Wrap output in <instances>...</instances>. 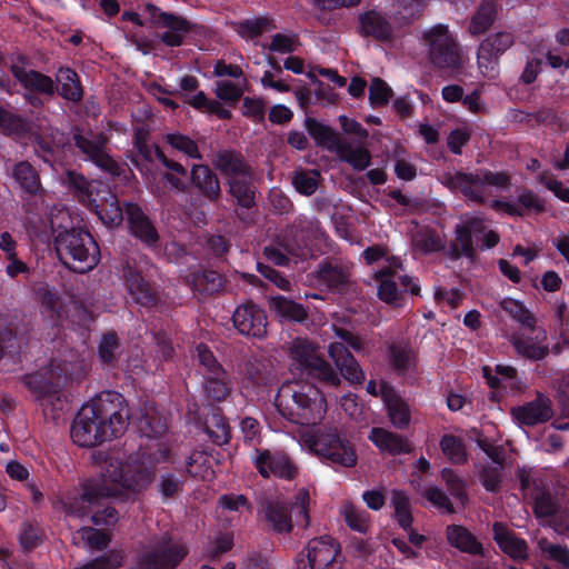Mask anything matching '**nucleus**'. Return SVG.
Listing matches in <instances>:
<instances>
[{
    "label": "nucleus",
    "mask_w": 569,
    "mask_h": 569,
    "mask_svg": "<svg viewBox=\"0 0 569 569\" xmlns=\"http://www.w3.org/2000/svg\"><path fill=\"white\" fill-rule=\"evenodd\" d=\"M184 556L186 549L164 536L143 551L137 569H173Z\"/></svg>",
    "instance_id": "obj_13"
},
{
    "label": "nucleus",
    "mask_w": 569,
    "mask_h": 569,
    "mask_svg": "<svg viewBox=\"0 0 569 569\" xmlns=\"http://www.w3.org/2000/svg\"><path fill=\"white\" fill-rule=\"evenodd\" d=\"M123 556L121 552L112 551L106 557L97 558L84 565L77 566L74 569H111L122 563Z\"/></svg>",
    "instance_id": "obj_61"
},
{
    "label": "nucleus",
    "mask_w": 569,
    "mask_h": 569,
    "mask_svg": "<svg viewBox=\"0 0 569 569\" xmlns=\"http://www.w3.org/2000/svg\"><path fill=\"white\" fill-rule=\"evenodd\" d=\"M499 306L522 327L532 328L536 325V318L521 301L512 298H503L500 300Z\"/></svg>",
    "instance_id": "obj_39"
},
{
    "label": "nucleus",
    "mask_w": 569,
    "mask_h": 569,
    "mask_svg": "<svg viewBox=\"0 0 569 569\" xmlns=\"http://www.w3.org/2000/svg\"><path fill=\"white\" fill-rule=\"evenodd\" d=\"M360 32L376 39H388L391 36V26L386 18L377 11H369L359 17Z\"/></svg>",
    "instance_id": "obj_29"
},
{
    "label": "nucleus",
    "mask_w": 569,
    "mask_h": 569,
    "mask_svg": "<svg viewBox=\"0 0 569 569\" xmlns=\"http://www.w3.org/2000/svg\"><path fill=\"white\" fill-rule=\"evenodd\" d=\"M167 142L177 151L183 153L191 159H200L201 154L197 144L189 137L180 133H168L166 136Z\"/></svg>",
    "instance_id": "obj_50"
},
{
    "label": "nucleus",
    "mask_w": 569,
    "mask_h": 569,
    "mask_svg": "<svg viewBox=\"0 0 569 569\" xmlns=\"http://www.w3.org/2000/svg\"><path fill=\"white\" fill-rule=\"evenodd\" d=\"M69 180L77 190L79 199L92 207L100 220L107 227H117L123 220L122 209L114 194L98 181H87L80 174L69 173Z\"/></svg>",
    "instance_id": "obj_6"
},
{
    "label": "nucleus",
    "mask_w": 569,
    "mask_h": 569,
    "mask_svg": "<svg viewBox=\"0 0 569 569\" xmlns=\"http://www.w3.org/2000/svg\"><path fill=\"white\" fill-rule=\"evenodd\" d=\"M233 325L241 335L262 338L267 333V317L256 305H242L232 316Z\"/></svg>",
    "instance_id": "obj_16"
},
{
    "label": "nucleus",
    "mask_w": 569,
    "mask_h": 569,
    "mask_svg": "<svg viewBox=\"0 0 569 569\" xmlns=\"http://www.w3.org/2000/svg\"><path fill=\"white\" fill-rule=\"evenodd\" d=\"M76 542H84L91 548L101 549L109 542V537L94 528H82L74 536Z\"/></svg>",
    "instance_id": "obj_55"
},
{
    "label": "nucleus",
    "mask_w": 569,
    "mask_h": 569,
    "mask_svg": "<svg viewBox=\"0 0 569 569\" xmlns=\"http://www.w3.org/2000/svg\"><path fill=\"white\" fill-rule=\"evenodd\" d=\"M513 419L520 426H536L551 419L553 411L548 398L539 397L536 400L511 410Z\"/></svg>",
    "instance_id": "obj_20"
},
{
    "label": "nucleus",
    "mask_w": 569,
    "mask_h": 569,
    "mask_svg": "<svg viewBox=\"0 0 569 569\" xmlns=\"http://www.w3.org/2000/svg\"><path fill=\"white\" fill-rule=\"evenodd\" d=\"M269 306L281 320L300 322L307 318V312L301 305L284 297H272L269 300Z\"/></svg>",
    "instance_id": "obj_33"
},
{
    "label": "nucleus",
    "mask_w": 569,
    "mask_h": 569,
    "mask_svg": "<svg viewBox=\"0 0 569 569\" xmlns=\"http://www.w3.org/2000/svg\"><path fill=\"white\" fill-rule=\"evenodd\" d=\"M217 168L228 177L230 193L242 207H250L253 202L251 189V174L242 160L230 153H220L216 159Z\"/></svg>",
    "instance_id": "obj_10"
},
{
    "label": "nucleus",
    "mask_w": 569,
    "mask_h": 569,
    "mask_svg": "<svg viewBox=\"0 0 569 569\" xmlns=\"http://www.w3.org/2000/svg\"><path fill=\"white\" fill-rule=\"evenodd\" d=\"M318 178L319 172L316 170L312 171H296L292 178V183L296 190L305 196H310L315 193L318 188Z\"/></svg>",
    "instance_id": "obj_49"
},
{
    "label": "nucleus",
    "mask_w": 569,
    "mask_h": 569,
    "mask_svg": "<svg viewBox=\"0 0 569 569\" xmlns=\"http://www.w3.org/2000/svg\"><path fill=\"white\" fill-rule=\"evenodd\" d=\"M26 382L37 398L42 400L50 398L57 392V388L39 373L28 376Z\"/></svg>",
    "instance_id": "obj_57"
},
{
    "label": "nucleus",
    "mask_w": 569,
    "mask_h": 569,
    "mask_svg": "<svg viewBox=\"0 0 569 569\" xmlns=\"http://www.w3.org/2000/svg\"><path fill=\"white\" fill-rule=\"evenodd\" d=\"M375 276L380 282L378 297L387 303H398L402 291L412 295L419 292V287L412 283L411 278L401 273V262L398 258L388 259V266L376 271Z\"/></svg>",
    "instance_id": "obj_11"
},
{
    "label": "nucleus",
    "mask_w": 569,
    "mask_h": 569,
    "mask_svg": "<svg viewBox=\"0 0 569 569\" xmlns=\"http://www.w3.org/2000/svg\"><path fill=\"white\" fill-rule=\"evenodd\" d=\"M515 42L513 36L509 31H499L488 36L481 44L485 50H489L497 56L505 53Z\"/></svg>",
    "instance_id": "obj_47"
},
{
    "label": "nucleus",
    "mask_w": 569,
    "mask_h": 569,
    "mask_svg": "<svg viewBox=\"0 0 569 569\" xmlns=\"http://www.w3.org/2000/svg\"><path fill=\"white\" fill-rule=\"evenodd\" d=\"M158 159L161 163L173 173H166L163 179L176 190H183L186 188L184 181L180 178L187 177V170L180 163L169 160L160 150L156 151Z\"/></svg>",
    "instance_id": "obj_44"
},
{
    "label": "nucleus",
    "mask_w": 569,
    "mask_h": 569,
    "mask_svg": "<svg viewBox=\"0 0 569 569\" xmlns=\"http://www.w3.org/2000/svg\"><path fill=\"white\" fill-rule=\"evenodd\" d=\"M440 475L450 495L463 505L466 502L465 482L449 468L442 469Z\"/></svg>",
    "instance_id": "obj_58"
},
{
    "label": "nucleus",
    "mask_w": 569,
    "mask_h": 569,
    "mask_svg": "<svg viewBox=\"0 0 569 569\" xmlns=\"http://www.w3.org/2000/svg\"><path fill=\"white\" fill-rule=\"evenodd\" d=\"M291 371L317 377L330 385H338L340 378L335 369L318 353V347L305 338H297L288 346Z\"/></svg>",
    "instance_id": "obj_8"
},
{
    "label": "nucleus",
    "mask_w": 569,
    "mask_h": 569,
    "mask_svg": "<svg viewBox=\"0 0 569 569\" xmlns=\"http://www.w3.org/2000/svg\"><path fill=\"white\" fill-rule=\"evenodd\" d=\"M447 540L450 546L459 549L462 552L470 555L482 553V546L477 539L462 526L451 525L447 527Z\"/></svg>",
    "instance_id": "obj_28"
},
{
    "label": "nucleus",
    "mask_w": 569,
    "mask_h": 569,
    "mask_svg": "<svg viewBox=\"0 0 569 569\" xmlns=\"http://www.w3.org/2000/svg\"><path fill=\"white\" fill-rule=\"evenodd\" d=\"M263 515L271 528L277 532H289L292 529L291 517L287 507L278 500H269L263 507Z\"/></svg>",
    "instance_id": "obj_30"
},
{
    "label": "nucleus",
    "mask_w": 569,
    "mask_h": 569,
    "mask_svg": "<svg viewBox=\"0 0 569 569\" xmlns=\"http://www.w3.org/2000/svg\"><path fill=\"white\" fill-rule=\"evenodd\" d=\"M167 458V447L154 441L147 445V450L130 456L124 463L118 452H94L100 473L84 486L80 497H68L63 501L66 513L82 518L90 513L99 499L129 498L140 493L152 482L157 465Z\"/></svg>",
    "instance_id": "obj_1"
},
{
    "label": "nucleus",
    "mask_w": 569,
    "mask_h": 569,
    "mask_svg": "<svg viewBox=\"0 0 569 569\" xmlns=\"http://www.w3.org/2000/svg\"><path fill=\"white\" fill-rule=\"evenodd\" d=\"M308 131L317 144L335 153L337 150H341L340 144L343 140L330 127L321 122L310 121L308 122Z\"/></svg>",
    "instance_id": "obj_34"
},
{
    "label": "nucleus",
    "mask_w": 569,
    "mask_h": 569,
    "mask_svg": "<svg viewBox=\"0 0 569 569\" xmlns=\"http://www.w3.org/2000/svg\"><path fill=\"white\" fill-rule=\"evenodd\" d=\"M282 69L279 66H276L273 70L264 71L261 77V84L264 88H271L278 92H288L290 90V84L281 78Z\"/></svg>",
    "instance_id": "obj_59"
},
{
    "label": "nucleus",
    "mask_w": 569,
    "mask_h": 569,
    "mask_svg": "<svg viewBox=\"0 0 569 569\" xmlns=\"http://www.w3.org/2000/svg\"><path fill=\"white\" fill-rule=\"evenodd\" d=\"M341 150H337L336 154L341 161L349 163L356 170H363L370 164V152L365 147H352L347 141L340 144Z\"/></svg>",
    "instance_id": "obj_36"
},
{
    "label": "nucleus",
    "mask_w": 569,
    "mask_h": 569,
    "mask_svg": "<svg viewBox=\"0 0 569 569\" xmlns=\"http://www.w3.org/2000/svg\"><path fill=\"white\" fill-rule=\"evenodd\" d=\"M41 315L51 323H56L61 317L60 299L47 290L41 293Z\"/></svg>",
    "instance_id": "obj_54"
},
{
    "label": "nucleus",
    "mask_w": 569,
    "mask_h": 569,
    "mask_svg": "<svg viewBox=\"0 0 569 569\" xmlns=\"http://www.w3.org/2000/svg\"><path fill=\"white\" fill-rule=\"evenodd\" d=\"M495 540L500 549L513 559H525L528 556V547L525 540L516 537L502 523L493 525Z\"/></svg>",
    "instance_id": "obj_24"
},
{
    "label": "nucleus",
    "mask_w": 569,
    "mask_h": 569,
    "mask_svg": "<svg viewBox=\"0 0 569 569\" xmlns=\"http://www.w3.org/2000/svg\"><path fill=\"white\" fill-rule=\"evenodd\" d=\"M13 177L27 192L36 193L40 190L39 176L28 162L18 163L13 169Z\"/></svg>",
    "instance_id": "obj_42"
},
{
    "label": "nucleus",
    "mask_w": 569,
    "mask_h": 569,
    "mask_svg": "<svg viewBox=\"0 0 569 569\" xmlns=\"http://www.w3.org/2000/svg\"><path fill=\"white\" fill-rule=\"evenodd\" d=\"M423 8V0H396L392 18L396 24L403 26L417 19Z\"/></svg>",
    "instance_id": "obj_37"
},
{
    "label": "nucleus",
    "mask_w": 569,
    "mask_h": 569,
    "mask_svg": "<svg viewBox=\"0 0 569 569\" xmlns=\"http://www.w3.org/2000/svg\"><path fill=\"white\" fill-rule=\"evenodd\" d=\"M191 180L192 183L208 198L216 199L219 196V181L209 167L194 164L191 168Z\"/></svg>",
    "instance_id": "obj_31"
},
{
    "label": "nucleus",
    "mask_w": 569,
    "mask_h": 569,
    "mask_svg": "<svg viewBox=\"0 0 569 569\" xmlns=\"http://www.w3.org/2000/svg\"><path fill=\"white\" fill-rule=\"evenodd\" d=\"M157 23L168 28L161 37L162 41L171 47L180 46L184 34L189 31V22L180 17H176L169 13L160 12L158 16H153Z\"/></svg>",
    "instance_id": "obj_26"
},
{
    "label": "nucleus",
    "mask_w": 569,
    "mask_h": 569,
    "mask_svg": "<svg viewBox=\"0 0 569 569\" xmlns=\"http://www.w3.org/2000/svg\"><path fill=\"white\" fill-rule=\"evenodd\" d=\"M443 455L455 463H461L467 460L465 445L453 436H443L440 441Z\"/></svg>",
    "instance_id": "obj_48"
},
{
    "label": "nucleus",
    "mask_w": 569,
    "mask_h": 569,
    "mask_svg": "<svg viewBox=\"0 0 569 569\" xmlns=\"http://www.w3.org/2000/svg\"><path fill=\"white\" fill-rule=\"evenodd\" d=\"M340 515L347 526L358 532H367L370 526L369 513L350 502H345L340 507Z\"/></svg>",
    "instance_id": "obj_38"
},
{
    "label": "nucleus",
    "mask_w": 569,
    "mask_h": 569,
    "mask_svg": "<svg viewBox=\"0 0 569 569\" xmlns=\"http://www.w3.org/2000/svg\"><path fill=\"white\" fill-rule=\"evenodd\" d=\"M127 409L118 392H103L79 411L71 438L80 447H93L120 436L126 429Z\"/></svg>",
    "instance_id": "obj_2"
},
{
    "label": "nucleus",
    "mask_w": 569,
    "mask_h": 569,
    "mask_svg": "<svg viewBox=\"0 0 569 569\" xmlns=\"http://www.w3.org/2000/svg\"><path fill=\"white\" fill-rule=\"evenodd\" d=\"M204 389L208 397L213 400H222L228 395V378L222 370V375H207Z\"/></svg>",
    "instance_id": "obj_51"
},
{
    "label": "nucleus",
    "mask_w": 569,
    "mask_h": 569,
    "mask_svg": "<svg viewBox=\"0 0 569 569\" xmlns=\"http://www.w3.org/2000/svg\"><path fill=\"white\" fill-rule=\"evenodd\" d=\"M128 223L131 233L148 246L158 241V233L147 216L137 204H127Z\"/></svg>",
    "instance_id": "obj_23"
},
{
    "label": "nucleus",
    "mask_w": 569,
    "mask_h": 569,
    "mask_svg": "<svg viewBox=\"0 0 569 569\" xmlns=\"http://www.w3.org/2000/svg\"><path fill=\"white\" fill-rule=\"evenodd\" d=\"M74 140L77 147L99 168L113 174L118 172L116 162L104 152L103 144L100 140L93 141L83 136H76Z\"/></svg>",
    "instance_id": "obj_25"
},
{
    "label": "nucleus",
    "mask_w": 569,
    "mask_h": 569,
    "mask_svg": "<svg viewBox=\"0 0 569 569\" xmlns=\"http://www.w3.org/2000/svg\"><path fill=\"white\" fill-rule=\"evenodd\" d=\"M11 71L13 77L28 90L52 94L54 90L53 81L50 77L28 69L23 57L17 56L12 60Z\"/></svg>",
    "instance_id": "obj_17"
},
{
    "label": "nucleus",
    "mask_w": 569,
    "mask_h": 569,
    "mask_svg": "<svg viewBox=\"0 0 569 569\" xmlns=\"http://www.w3.org/2000/svg\"><path fill=\"white\" fill-rule=\"evenodd\" d=\"M391 96V89L379 78L371 81L369 88V99L372 106H382L388 102Z\"/></svg>",
    "instance_id": "obj_62"
},
{
    "label": "nucleus",
    "mask_w": 569,
    "mask_h": 569,
    "mask_svg": "<svg viewBox=\"0 0 569 569\" xmlns=\"http://www.w3.org/2000/svg\"><path fill=\"white\" fill-rule=\"evenodd\" d=\"M124 280L130 297L140 305H150L153 301V290L139 272L128 269Z\"/></svg>",
    "instance_id": "obj_32"
},
{
    "label": "nucleus",
    "mask_w": 569,
    "mask_h": 569,
    "mask_svg": "<svg viewBox=\"0 0 569 569\" xmlns=\"http://www.w3.org/2000/svg\"><path fill=\"white\" fill-rule=\"evenodd\" d=\"M328 355L341 375L352 383L361 382L365 373L353 356L340 342L328 346Z\"/></svg>",
    "instance_id": "obj_21"
},
{
    "label": "nucleus",
    "mask_w": 569,
    "mask_h": 569,
    "mask_svg": "<svg viewBox=\"0 0 569 569\" xmlns=\"http://www.w3.org/2000/svg\"><path fill=\"white\" fill-rule=\"evenodd\" d=\"M380 392L391 425L397 429L408 428L411 421L409 405L389 385H381Z\"/></svg>",
    "instance_id": "obj_19"
},
{
    "label": "nucleus",
    "mask_w": 569,
    "mask_h": 569,
    "mask_svg": "<svg viewBox=\"0 0 569 569\" xmlns=\"http://www.w3.org/2000/svg\"><path fill=\"white\" fill-rule=\"evenodd\" d=\"M298 439L302 449L331 463L346 468L357 465L358 459L353 446L337 429L329 428L321 432L305 430L298 432Z\"/></svg>",
    "instance_id": "obj_4"
},
{
    "label": "nucleus",
    "mask_w": 569,
    "mask_h": 569,
    "mask_svg": "<svg viewBox=\"0 0 569 569\" xmlns=\"http://www.w3.org/2000/svg\"><path fill=\"white\" fill-rule=\"evenodd\" d=\"M496 6L493 2H483L471 18L469 32L472 36L483 33L493 22Z\"/></svg>",
    "instance_id": "obj_41"
},
{
    "label": "nucleus",
    "mask_w": 569,
    "mask_h": 569,
    "mask_svg": "<svg viewBox=\"0 0 569 569\" xmlns=\"http://www.w3.org/2000/svg\"><path fill=\"white\" fill-rule=\"evenodd\" d=\"M276 406L282 417L301 427L299 432L312 430L326 416L327 401L315 386L292 381L283 385L276 398Z\"/></svg>",
    "instance_id": "obj_3"
},
{
    "label": "nucleus",
    "mask_w": 569,
    "mask_h": 569,
    "mask_svg": "<svg viewBox=\"0 0 569 569\" xmlns=\"http://www.w3.org/2000/svg\"><path fill=\"white\" fill-rule=\"evenodd\" d=\"M496 373L497 376L492 373V369L488 366L482 368V376L490 388L502 386L511 391H520L522 389V383L512 367L498 365L496 366Z\"/></svg>",
    "instance_id": "obj_27"
},
{
    "label": "nucleus",
    "mask_w": 569,
    "mask_h": 569,
    "mask_svg": "<svg viewBox=\"0 0 569 569\" xmlns=\"http://www.w3.org/2000/svg\"><path fill=\"white\" fill-rule=\"evenodd\" d=\"M320 278L331 288H337L347 281V273L337 267L326 264L319 270Z\"/></svg>",
    "instance_id": "obj_64"
},
{
    "label": "nucleus",
    "mask_w": 569,
    "mask_h": 569,
    "mask_svg": "<svg viewBox=\"0 0 569 569\" xmlns=\"http://www.w3.org/2000/svg\"><path fill=\"white\" fill-rule=\"evenodd\" d=\"M269 48L280 54L290 53L297 50L298 39L292 33H277L272 37Z\"/></svg>",
    "instance_id": "obj_60"
},
{
    "label": "nucleus",
    "mask_w": 569,
    "mask_h": 569,
    "mask_svg": "<svg viewBox=\"0 0 569 569\" xmlns=\"http://www.w3.org/2000/svg\"><path fill=\"white\" fill-rule=\"evenodd\" d=\"M192 282L198 290L207 292L218 290L222 283L221 277L214 271H209L207 273L196 276Z\"/></svg>",
    "instance_id": "obj_63"
},
{
    "label": "nucleus",
    "mask_w": 569,
    "mask_h": 569,
    "mask_svg": "<svg viewBox=\"0 0 569 569\" xmlns=\"http://www.w3.org/2000/svg\"><path fill=\"white\" fill-rule=\"evenodd\" d=\"M499 56L496 53L485 50V47L480 44L478 54H477V62L480 72L487 77V78H495L498 74L499 71Z\"/></svg>",
    "instance_id": "obj_53"
},
{
    "label": "nucleus",
    "mask_w": 569,
    "mask_h": 569,
    "mask_svg": "<svg viewBox=\"0 0 569 569\" xmlns=\"http://www.w3.org/2000/svg\"><path fill=\"white\" fill-rule=\"evenodd\" d=\"M251 459L259 473L264 478L274 476L283 479H292L296 475V467L290 459L281 452L256 450Z\"/></svg>",
    "instance_id": "obj_15"
},
{
    "label": "nucleus",
    "mask_w": 569,
    "mask_h": 569,
    "mask_svg": "<svg viewBox=\"0 0 569 569\" xmlns=\"http://www.w3.org/2000/svg\"><path fill=\"white\" fill-rule=\"evenodd\" d=\"M431 62L439 69L457 73L465 58L456 36L447 24H435L423 32Z\"/></svg>",
    "instance_id": "obj_7"
},
{
    "label": "nucleus",
    "mask_w": 569,
    "mask_h": 569,
    "mask_svg": "<svg viewBox=\"0 0 569 569\" xmlns=\"http://www.w3.org/2000/svg\"><path fill=\"white\" fill-rule=\"evenodd\" d=\"M530 335L516 336L511 342L517 353L531 360H541L549 352L547 332L542 328H530Z\"/></svg>",
    "instance_id": "obj_18"
},
{
    "label": "nucleus",
    "mask_w": 569,
    "mask_h": 569,
    "mask_svg": "<svg viewBox=\"0 0 569 569\" xmlns=\"http://www.w3.org/2000/svg\"><path fill=\"white\" fill-rule=\"evenodd\" d=\"M420 496L438 510L452 513L455 508L447 495L437 486L430 485L420 491Z\"/></svg>",
    "instance_id": "obj_46"
},
{
    "label": "nucleus",
    "mask_w": 569,
    "mask_h": 569,
    "mask_svg": "<svg viewBox=\"0 0 569 569\" xmlns=\"http://www.w3.org/2000/svg\"><path fill=\"white\" fill-rule=\"evenodd\" d=\"M244 79L237 82L230 80H221L217 82L216 94L219 99L226 101L238 100L243 92Z\"/></svg>",
    "instance_id": "obj_56"
},
{
    "label": "nucleus",
    "mask_w": 569,
    "mask_h": 569,
    "mask_svg": "<svg viewBox=\"0 0 569 569\" xmlns=\"http://www.w3.org/2000/svg\"><path fill=\"white\" fill-rule=\"evenodd\" d=\"M311 502L310 492L306 488H300L295 496V500L292 502V511L295 513V518L297 525L307 528L310 523L309 517V507Z\"/></svg>",
    "instance_id": "obj_45"
},
{
    "label": "nucleus",
    "mask_w": 569,
    "mask_h": 569,
    "mask_svg": "<svg viewBox=\"0 0 569 569\" xmlns=\"http://www.w3.org/2000/svg\"><path fill=\"white\" fill-rule=\"evenodd\" d=\"M272 29L273 24L268 18H257L240 23L238 27V32L243 38L252 39L262 34L263 32H269Z\"/></svg>",
    "instance_id": "obj_52"
},
{
    "label": "nucleus",
    "mask_w": 569,
    "mask_h": 569,
    "mask_svg": "<svg viewBox=\"0 0 569 569\" xmlns=\"http://www.w3.org/2000/svg\"><path fill=\"white\" fill-rule=\"evenodd\" d=\"M457 240L466 256L473 252V241L481 242V247L489 249L495 247L498 241V234L492 230H487L483 219L480 217H467L456 228Z\"/></svg>",
    "instance_id": "obj_14"
},
{
    "label": "nucleus",
    "mask_w": 569,
    "mask_h": 569,
    "mask_svg": "<svg viewBox=\"0 0 569 569\" xmlns=\"http://www.w3.org/2000/svg\"><path fill=\"white\" fill-rule=\"evenodd\" d=\"M340 546L331 537L311 539L305 548V555L297 561V569H337L336 558Z\"/></svg>",
    "instance_id": "obj_12"
},
{
    "label": "nucleus",
    "mask_w": 569,
    "mask_h": 569,
    "mask_svg": "<svg viewBox=\"0 0 569 569\" xmlns=\"http://www.w3.org/2000/svg\"><path fill=\"white\" fill-rule=\"evenodd\" d=\"M368 438L382 453L395 456L411 451V443L407 438L385 428H372Z\"/></svg>",
    "instance_id": "obj_22"
},
{
    "label": "nucleus",
    "mask_w": 569,
    "mask_h": 569,
    "mask_svg": "<svg viewBox=\"0 0 569 569\" xmlns=\"http://www.w3.org/2000/svg\"><path fill=\"white\" fill-rule=\"evenodd\" d=\"M509 184V177L502 172L480 171L475 174L457 172L450 178V187L461 191L473 201H482L490 188L502 189Z\"/></svg>",
    "instance_id": "obj_9"
},
{
    "label": "nucleus",
    "mask_w": 569,
    "mask_h": 569,
    "mask_svg": "<svg viewBox=\"0 0 569 569\" xmlns=\"http://www.w3.org/2000/svg\"><path fill=\"white\" fill-rule=\"evenodd\" d=\"M56 249L60 259L80 273L92 270L99 262V247L92 236L83 230L72 229L59 233Z\"/></svg>",
    "instance_id": "obj_5"
},
{
    "label": "nucleus",
    "mask_w": 569,
    "mask_h": 569,
    "mask_svg": "<svg viewBox=\"0 0 569 569\" xmlns=\"http://www.w3.org/2000/svg\"><path fill=\"white\" fill-rule=\"evenodd\" d=\"M390 365L399 371H406L415 365V356L409 345L397 343L390 347Z\"/></svg>",
    "instance_id": "obj_43"
},
{
    "label": "nucleus",
    "mask_w": 569,
    "mask_h": 569,
    "mask_svg": "<svg viewBox=\"0 0 569 569\" xmlns=\"http://www.w3.org/2000/svg\"><path fill=\"white\" fill-rule=\"evenodd\" d=\"M390 503L395 509V518L405 530L409 529L412 523L411 503L409 497L399 490H393Z\"/></svg>",
    "instance_id": "obj_40"
},
{
    "label": "nucleus",
    "mask_w": 569,
    "mask_h": 569,
    "mask_svg": "<svg viewBox=\"0 0 569 569\" xmlns=\"http://www.w3.org/2000/svg\"><path fill=\"white\" fill-rule=\"evenodd\" d=\"M59 93L72 101H78L82 97V88L78 74L69 68H60L57 73Z\"/></svg>",
    "instance_id": "obj_35"
}]
</instances>
